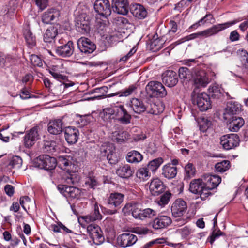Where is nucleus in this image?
<instances>
[{
	"mask_svg": "<svg viewBox=\"0 0 248 248\" xmlns=\"http://www.w3.org/2000/svg\"><path fill=\"white\" fill-rule=\"evenodd\" d=\"M69 157L60 156L58 159V165L62 169L67 171L68 174L64 178L67 184L74 185L78 182L79 177L74 172L72 171V167H74V164L69 159Z\"/></svg>",
	"mask_w": 248,
	"mask_h": 248,
	"instance_id": "nucleus-1",
	"label": "nucleus"
},
{
	"mask_svg": "<svg viewBox=\"0 0 248 248\" xmlns=\"http://www.w3.org/2000/svg\"><path fill=\"white\" fill-rule=\"evenodd\" d=\"M243 20V18L239 17L232 21L227 22L222 24H218L213 26L212 27L203 31H200V36L208 37L214 35L219 31L224 30L232 25L239 22Z\"/></svg>",
	"mask_w": 248,
	"mask_h": 248,
	"instance_id": "nucleus-2",
	"label": "nucleus"
},
{
	"mask_svg": "<svg viewBox=\"0 0 248 248\" xmlns=\"http://www.w3.org/2000/svg\"><path fill=\"white\" fill-rule=\"evenodd\" d=\"M146 90L151 97H164L167 94L162 84L157 81H150L146 85Z\"/></svg>",
	"mask_w": 248,
	"mask_h": 248,
	"instance_id": "nucleus-3",
	"label": "nucleus"
},
{
	"mask_svg": "<svg viewBox=\"0 0 248 248\" xmlns=\"http://www.w3.org/2000/svg\"><path fill=\"white\" fill-rule=\"evenodd\" d=\"M193 104H196L200 110L206 111L211 108V103L209 96L205 93H198L192 98Z\"/></svg>",
	"mask_w": 248,
	"mask_h": 248,
	"instance_id": "nucleus-4",
	"label": "nucleus"
},
{
	"mask_svg": "<svg viewBox=\"0 0 248 248\" xmlns=\"http://www.w3.org/2000/svg\"><path fill=\"white\" fill-rule=\"evenodd\" d=\"M239 137L235 134L223 135L220 138V144L226 150L235 148L239 145Z\"/></svg>",
	"mask_w": 248,
	"mask_h": 248,
	"instance_id": "nucleus-5",
	"label": "nucleus"
},
{
	"mask_svg": "<svg viewBox=\"0 0 248 248\" xmlns=\"http://www.w3.org/2000/svg\"><path fill=\"white\" fill-rule=\"evenodd\" d=\"M87 231L95 245H100L104 242V237L102 231L98 225L95 224H90L87 226Z\"/></svg>",
	"mask_w": 248,
	"mask_h": 248,
	"instance_id": "nucleus-6",
	"label": "nucleus"
},
{
	"mask_svg": "<svg viewBox=\"0 0 248 248\" xmlns=\"http://www.w3.org/2000/svg\"><path fill=\"white\" fill-rule=\"evenodd\" d=\"M39 127L34 126L27 131L24 137V144L25 147H32L40 138Z\"/></svg>",
	"mask_w": 248,
	"mask_h": 248,
	"instance_id": "nucleus-7",
	"label": "nucleus"
},
{
	"mask_svg": "<svg viewBox=\"0 0 248 248\" xmlns=\"http://www.w3.org/2000/svg\"><path fill=\"white\" fill-rule=\"evenodd\" d=\"M95 11L105 18L111 14V8L108 0H96L94 4Z\"/></svg>",
	"mask_w": 248,
	"mask_h": 248,
	"instance_id": "nucleus-8",
	"label": "nucleus"
},
{
	"mask_svg": "<svg viewBox=\"0 0 248 248\" xmlns=\"http://www.w3.org/2000/svg\"><path fill=\"white\" fill-rule=\"evenodd\" d=\"M75 26L78 32L88 33L90 29L89 17L85 14H80L76 18Z\"/></svg>",
	"mask_w": 248,
	"mask_h": 248,
	"instance_id": "nucleus-9",
	"label": "nucleus"
},
{
	"mask_svg": "<svg viewBox=\"0 0 248 248\" xmlns=\"http://www.w3.org/2000/svg\"><path fill=\"white\" fill-rule=\"evenodd\" d=\"M37 163L39 168L48 170H53L56 167L57 160L53 157L43 155L39 156Z\"/></svg>",
	"mask_w": 248,
	"mask_h": 248,
	"instance_id": "nucleus-10",
	"label": "nucleus"
},
{
	"mask_svg": "<svg viewBox=\"0 0 248 248\" xmlns=\"http://www.w3.org/2000/svg\"><path fill=\"white\" fill-rule=\"evenodd\" d=\"M60 16L61 13L58 9L54 8H49L42 14V21L45 24H51L58 21Z\"/></svg>",
	"mask_w": 248,
	"mask_h": 248,
	"instance_id": "nucleus-11",
	"label": "nucleus"
},
{
	"mask_svg": "<svg viewBox=\"0 0 248 248\" xmlns=\"http://www.w3.org/2000/svg\"><path fill=\"white\" fill-rule=\"evenodd\" d=\"M57 188L66 198H78L81 194L80 189L74 186L59 185L57 186Z\"/></svg>",
	"mask_w": 248,
	"mask_h": 248,
	"instance_id": "nucleus-12",
	"label": "nucleus"
},
{
	"mask_svg": "<svg viewBox=\"0 0 248 248\" xmlns=\"http://www.w3.org/2000/svg\"><path fill=\"white\" fill-rule=\"evenodd\" d=\"M77 45L80 52L86 55L93 53L96 49V46L90 39L81 37L77 41Z\"/></svg>",
	"mask_w": 248,
	"mask_h": 248,
	"instance_id": "nucleus-13",
	"label": "nucleus"
},
{
	"mask_svg": "<svg viewBox=\"0 0 248 248\" xmlns=\"http://www.w3.org/2000/svg\"><path fill=\"white\" fill-rule=\"evenodd\" d=\"M115 120L123 124L130 123L131 116L123 105L115 106Z\"/></svg>",
	"mask_w": 248,
	"mask_h": 248,
	"instance_id": "nucleus-14",
	"label": "nucleus"
},
{
	"mask_svg": "<svg viewBox=\"0 0 248 248\" xmlns=\"http://www.w3.org/2000/svg\"><path fill=\"white\" fill-rule=\"evenodd\" d=\"M59 27V24L51 26L47 29L44 34V42L47 43L51 47L55 46V39L58 34V30Z\"/></svg>",
	"mask_w": 248,
	"mask_h": 248,
	"instance_id": "nucleus-15",
	"label": "nucleus"
},
{
	"mask_svg": "<svg viewBox=\"0 0 248 248\" xmlns=\"http://www.w3.org/2000/svg\"><path fill=\"white\" fill-rule=\"evenodd\" d=\"M138 240L135 234L127 232L120 235L117 238L118 244L123 248H127L134 245Z\"/></svg>",
	"mask_w": 248,
	"mask_h": 248,
	"instance_id": "nucleus-16",
	"label": "nucleus"
},
{
	"mask_svg": "<svg viewBox=\"0 0 248 248\" xmlns=\"http://www.w3.org/2000/svg\"><path fill=\"white\" fill-rule=\"evenodd\" d=\"M240 110L241 105L239 103L233 101H229L223 113V119L225 120H230L232 116H233L234 114Z\"/></svg>",
	"mask_w": 248,
	"mask_h": 248,
	"instance_id": "nucleus-17",
	"label": "nucleus"
},
{
	"mask_svg": "<svg viewBox=\"0 0 248 248\" xmlns=\"http://www.w3.org/2000/svg\"><path fill=\"white\" fill-rule=\"evenodd\" d=\"M187 209L186 202L181 199L175 200L171 207V211L173 217H181L186 212Z\"/></svg>",
	"mask_w": 248,
	"mask_h": 248,
	"instance_id": "nucleus-18",
	"label": "nucleus"
},
{
	"mask_svg": "<svg viewBox=\"0 0 248 248\" xmlns=\"http://www.w3.org/2000/svg\"><path fill=\"white\" fill-rule=\"evenodd\" d=\"M112 8L114 12L125 15L128 12L129 5L127 0H112Z\"/></svg>",
	"mask_w": 248,
	"mask_h": 248,
	"instance_id": "nucleus-19",
	"label": "nucleus"
},
{
	"mask_svg": "<svg viewBox=\"0 0 248 248\" xmlns=\"http://www.w3.org/2000/svg\"><path fill=\"white\" fill-rule=\"evenodd\" d=\"M162 82L169 87L175 86L178 82L176 72L171 70L166 71L162 75Z\"/></svg>",
	"mask_w": 248,
	"mask_h": 248,
	"instance_id": "nucleus-20",
	"label": "nucleus"
},
{
	"mask_svg": "<svg viewBox=\"0 0 248 248\" xmlns=\"http://www.w3.org/2000/svg\"><path fill=\"white\" fill-rule=\"evenodd\" d=\"M64 137L69 144H74L78 140L79 136L78 130L72 126H68L64 129Z\"/></svg>",
	"mask_w": 248,
	"mask_h": 248,
	"instance_id": "nucleus-21",
	"label": "nucleus"
},
{
	"mask_svg": "<svg viewBox=\"0 0 248 248\" xmlns=\"http://www.w3.org/2000/svg\"><path fill=\"white\" fill-rule=\"evenodd\" d=\"M172 223L170 217L167 216H159L156 217L152 223V227L155 230L167 228Z\"/></svg>",
	"mask_w": 248,
	"mask_h": 248,
	"instance_id": "nucleus-22",
	"label": "nucleus"
},
{
	"mask_svg": "<svg viewBox=\"0 0 248 248\" xmlns=\"http://www.w3.org/2000/svg\"><path fill=\"white\" fill-rule=\"evenodd\" d=\"M194 84L197 87H205L209 83L208 78L204 71H195L192 75Z\"/></svg>",
	"mask_w": 248,
	"mask_h": 248,
	"instance_id": "nucleus-23",
	"label": "nucleus"
},
{
	"mask_svg": "<svg viewBox=\"0 0 248 248\" xmlns=\"http://www.w3.org/2000/svg\"><path fill=\"white\" fill-rule=\"evenodd\" d=\"M56 53L59 56L65 57L70 56L74 52L73 43L72 41H68L66 44L63 46H57Z\"/></svg>",
	"mask_w": 248,
	"mask_h": 248,
	"instance_id": "nucleus-24",
	"label": "nucleus"
},
{
	"mask_svg": "<svg viewBox=\"0 0 248 248\" xmlns=\"http://www.w3.org/2000/svg\"><path fill=\"white\" fill-rule=\"evenodd\" d=\"M165 188L163 182L158 178L152 179L150 183L149 190L153 196H157L162 193Z\"/></svg>",
	"mask_w": 248,
	"mask_h": 248,
	"instance_id": "nucleus-25",
	"label": "nucleus"
},
{
	"mask_svg": "<svg viewBox=\"0 0 248 248\" xmlns=\"http://www.w3.org/2000/svg\"><path fill=\"white\" fill-rule=\"evenodd\" d=\"M63 122L61 119L50 121L47 124V131L52 135H59L62 131Z\"/></svg>",
	"mask_w": 248,
	"mask_h": 248,
	"instance_id": "nucleus-26",
	"label": "nucleus"
},
{
	"mask_svg": "<svg viewBox=\"0 0 248 248\" xmlns=\"http://www.w3.org/2000/svg\"><path fill=\"white\" fill-rule=\"evenodd\" d=\"M229 129L232 132L237 131L244 124V120L241 117L232 116L229 120H226Z\"/></svg>",
	"mask_w": 248,
	"mask_h": 248,
	"instance_id": "nucleus-27",
	"label": "nucleus"
},
{
	"mask_svg": "<svg viewBox=\"0 0 248 248\" xmlns=\"http://www.w3.org/2000/svg\"><path fill=\"white\" fill-rule=\"evenodd\" d=\"M102 218V216L100 213L98 205L97 203L94 204L93 211L92 213L88 215L82 217V219L87 222L101 220Z\"/></svg>",
	"mask_w": 248,
	"mask_h": 248,
	"instance_id": "nucleus-28",
	"label": "nucleus"
},
{
	"mask_svg": "<svg viewBox=\"0 0 248 248\" xmlns=\"http://www.w3.org/2000/svg\"><path fill=\"white\" fill-rule=\"evenodd\" d=\"M124 197V195L120 193H111L108 199V203L111 206L118 207L123 202Z\"/></svg>",
	"mask_w": 248,
	"mask_h": 248,
	"instance_id": "nucleus-29",
	"label": "nucleus"
},
{
	"mask_svg": "<svg viewBox=\"0 0 248 248\" xmlns=\"http://www.w3.org/2000/svg\"><path fill=\"white\" fill-rule=\"evenodd\" d=\"M221 181V178L216 175H208L205 177L204 184L209 189L216 188Z\"/></svg>",
	"mask_w": 248,
	"mask_h": 248,
	"instance_id": "nucleus-30",
	"label": "nucleus"
},
{
	"mask_svg": "<svg viewBox=\"0 0 248 248\" xmlns=\"http://www.w3.org/2000/svg\"><path fill=\"white\" fill-rule=\"evenodd\" d=\"M130 105L134 112L137 114H140L146 110V107L143 101L138 98H132L131 100Z\"/></svg>",
	"mask_w": 248,
	"mask_h": 248,
	"instance_id": "nucleus-31",
	"label": "nucleus"
},
{
	"mask_svg": "<svg viewBox=\"0 0 248 248\" xmlns=\"http://www.w3.org/2000/svg\"><path fill=\"white\" fill-rule=\"evenodd\" d=\"M115 151V148L113 145L108 146L105 150L107 154V158L111 164H116L119 160V156Z\"/></svg>",
	"mask_w": 248,
	"mask_h": 248,
	"instance_id": "nucleus-32",
	"label": "nucleus"
},
{
	"mask_svg": "<svg viewBox=\"0 0 248 248\" xmlns=\"http://www.w3.org/2000/svg\"><path fill=\"white\" fill-rule=\"evenodd\" d=\"M115 106L113 108L108 107L103 109L100 116L104 121L110 122L112 119L115 120Z\"/></svg>",
	"mask_w": 248,
	"mask_h": 248,
	"instance_id": "nucleus-33",
	"label": "nucleus"
},
{
	"mask_svg": "<svg viewBox=\"0 0 248 248\" xmlns=\"http://www.w3.org/2000/svg\"><path fill=\"white\" fill-rule=\"evenodd\" d=\"M134 171L128 165L120 166L116 170V174L119 177L127 179L133 175Z\"/></svg>",
	"mask_w": 248,
	"mask_h": 248,
	"instance_id": "nucleus-34",
	"label": "nucleus"
},
{
	"mask_svg": "<svg viewBox=\"0 0 248 248\" xmlns=\"http://www.w3.org/2000/svg\"><path fill=\"white\" fill-rule=\"evenodd\" d=\"M177 173V168L170 164L164 166L162 168V174L166 178H173L176 176Z\"/></svg>",
	"mask_w": 248,
	"mask_h": 248,
	"instance_id": "nucleus-35",
	"label": "nucleus"
},
{
	"mask_svg": "<svg viewBox=\"0 0 248 248\" xmlns=\"http://www.w3.org/2000/svg\"><path fill=\"white\" fill-rule=\"evenodd\" d=\"M131 12L134 16L139 19L144 18L147 14L146 9L140 4L133 5L131 8Z\"/></svg>",
	"mask_w": 248,
	"mask_h": 248,
	"instance_id": "nucleus-36",
	"label": "nucleus"
},
{
	"mask_svg": "<svg viewBox=\"0 0 248 248\" xmlns=\"http://www.w3.org/2000/svg\"><path fill=\"white\" fill-rule=\"evenodd\" d=\"M204 186V183L202 179H195L192 180L189 185V190L195 194H199L202 187Z\"/></svg>",
	"mask_w": 248,
	"mask_h": 248,
	"instance_id": "nucleus-37",
	"label": "nucleus"
},
{
	"mask_svg": "<svg viewBox=\"0 0 248 248\" xmlns=\"http://www.w3.org/2000/svg\"><path fill=\"white\" fill-rule=\"evenodd\" d=\"M142 159V155L136 151L129 152L126 156L127 161L131 163L140 162Z\"/></svg>",
	"mask_w": 248,
	"mask_h": 248,
	"instance_id": "nucleus-38",
	"label": "nucleus"
},
{
	"mask_svg": "<svg viewBox=\"0 0 248 248\" xmlns=\"http://www.w3.org/2000/svg\"><path fill=\"white\" fill-rule=\"evenodd\" d=\"M231 167V163L229 160H224L221 162H217L215 165V169L216 171L220 173H223Z\"/></svg>",
	"mask_w": 248,
	"mask_h": 248,
	"instance_id": "nucleus-39",
	"label": "nucleus"
},
{
	"mask_svg": "<svg viewBox=\"0 0 248 248\" xmlns=\"http://www.w3.org/2000/svg\"><path fill=\"white\" fill-rule=\"evenodd\" d=\"M128 136L126 131H115L112 133V139L114 141L122 142L127 139Z\"/></svg>",
	"mask_w": 248,
	"mask_h": 248,
	"instance_id": "nucleus-40",
	"label": "nucleus"
},
{
	"mask_svg": "<svg viewBox=\"0 0 248 248\" xmlns=\"http://www.w3.org/2000/svg\"><path fill=\"white\" fill-rule=\"evenodd\" d=\"M24 36L25 40L29 46H32L36 44L35 37L28 29H25L24 30Z\"/></svg>",
	"mask_w": 248,
	"mask_h": 248,
	"instance_id": "nucleus-41",
	"label": "nucleus"
},
{
	"mask_svg": "<svg viewBox=\"0 0 248 248\" xmlns=\"http://www.w3.org/2000/svg\"><path fill=\"white\" fill-rule=\"evenodd\" d=\"M137 177L142 181L148 180L151 176V174L148 169L146 167H142L138 169L136 172Z\"/></svg>",
	"mask_w": 248,
	"mask_h": 248,
	"instance_id": "nucleus-42",
	"label": "nucleus"
},
{
	"mask_svg": "<svg viewBox=\"0 0 248 248\" xmlns=\"http://www.w3.org/2000/svg\"><path fill=\"white\" fill-rule=\"evenodd\" d=\"M163 160L162 158H157L150 161L147 165L148 170L152 172H155L159 166L162 164Z\"/></svg>",
	"mask_w": 248,
	"mask_h": 248,
	"instance_id": "nucleus-43",
	"label": "nucleus"
},
{
	"mask_svg": "<svg viewBox=\"0 0 248 248\" xmlns=\"http://www.w3.org/2000/svg\"><path fill=\"white\" fill-rule=\"evenodd\" d=\"M192 75L186 67H182L179 69V76L181 79L184 80H190L192 78Z\"/></svg>",
	"mask_w": 248,
	"mask_h": 248,
	"instance_id": "nucleus-44",
	"label": "nucleus"
},
{
	"mask_svg": "<svg viewBox=\"0 0 248 248\" xmlns=\"http://www.w3.org/2000/svg\"><path fill=\"white\" fill-rule=\"evenodd\" d=\"M85 184L93 189H95L99 185L98 179L95 176L91 175L86 178Z\"/></svg>",
	"mask_w": 248,
	"mask_h": 248,
	"instance_id": "nucleus-45",
	"label": "nucleus"
},
{
	"mask_svg": "<svg viewBox=\"0 0 248 248\" xmlns=\"http://www.w3.org/2000/svg\"><path fill=\"white\" fill-rule=\"evenodd\" d=\"M136 88H137L135 85H132L129 86V87L125 89L124 91L109 94L108 95V96L110 97L118 94L120 96H128L130 95L133 93V92H134L136 89Z\"/></svg>",
	"mask_w": 248,
	"mask_h": 248,
	"instance_id": "nucleus-46",
	"label": "nucleus"
},
{
	"mask_svg": "<svg viewBox=\"0 0 248 248\" xmlns=\"http://www.w3.org/2000/svg\"><path fill=\"white\" fill-rule=\"evenodd\" d=\"M238 55L243 66L245 68L248 69V53L247 51L245 50H239Z\"/></svg>",
	"mask_w": 248,
	"mask_h": 248,
	"instance_id": "nucleus-47",
	"label": "nucleus"
},
{
	"mask_svg": "<svg viewBox=\"0 0 248 248\" xmlns=\"http://www.w3.org/2000/svg\"><path fill=\"white\" fill-rule=\"evenodd\" d=\"M199 124L200 130L204 132L211 126V122L205 118H201L199 121Z\"/></svg>",
	"mask_w": 248,
	"mask_h": 248,
	"instance_id": "nucleus-48",
	"label": "nucleus"
},
{
	"mask_svg": "<svg viewBox=\"0 0 248 248\" xmlns=\"http://www.w3.org/2000/svg\"><path fill=\"white\" fill-rule=\"evenodd\" d=\"M22 163V159L18 156H13L11 159L9 166L12 168H19Z\"/></svg>",
	"mask_w": 248,
	"mask_h": 248,
	"instance_id": "nucleus-49",
	"label": "nucleus"
},
{
	"mask_svg": "<svg viewBox=\"0 0 248 248\" xmlns=\"http://www.w3.org/2000/svg\"><path fill=\"white\" fill-rule=\"evenodd\" d=\"M140 204L138 203H134L132 215L133 217L136 219H141L142 210L140 208Z\"/></svg>",
	"mask_w": 248,
	"mask_h": 248,
	"instance_id": "nucleus-50",
	"label": "nucleus"
},
{
	"mask_svg": "<svg viewBox=\"0 0 248 248\" xmlns=\"http://www.w3.org/2000/svg\"><path fill=\"white\" fill-rule=\"evenodd\" d=\"M163 43L161 40L158 38H155V36L154 39L151 40L150 43V46L151 49L157 50L160 49L162 47Z\"/></svg>",
	"mask_w": 248,
	"mask_h": 248,
	"instance_id": "nucleus-51",
	"label": "nucleus"
},
{
	"mask_svg": "<svg viewBox=\"0 0 248 248\" xmlns=\"http://www.w3.org/2000/svg\"><path fill=\"white\" fill-rule=\"evenodd\" d=\"M77 117L78 118V120L76 121V123L79 127H83L88 124L90 122V119L87 116L77 115Z\"/></svg>",
	"mask_w": 248,
	"mask_h": 248,
	"instance_id": "nucleus-52",
	"label": "nucleus"
},
{
	"mask_svg": "<svg viewBox=\"0 0 248 248\" xmlns=\"http://www.w3.org/2000/svg\"><path fill=\"white\" fill-rule=\"evenodd\" d=\"M213 189H209L207 187V186L204 184V186L202 187V190L199 194L202 200H205L208 197L211 195L210 190Z\"/></svg>",
	"mask_w": 248,
	"mask_h": 248,
	"instance_id": "nucleus-53",
	"label": "nucleus"
},
{
	"mask_svg": "<svg viewBox=\"0 0 248 248\" xmlns=\"http://www.w3.org/2000/svg\"><path fill=\"white\" fill-rule=\"evenodd\" d=\"M156 212L150 208H147L142 210L141 219H144L145 218H150L155 215Z\"/></svg>",
	"mask_w": 248,
	"mask_h": 248,
	"instance_id": "nucleus-54",
	"label": "nucleus"
},
{
	"mask_svg": "<svg viewBox=\"0 0 248 248\" xmlns=\"http://www.w3.org/2000/svg\"><path fill=\"white\" fill-rule=\"evenodd\" d=\"M30 61L31 64L34 66L41 67L43 65L41 59L37 55H31L30 56Z\"/></svg>",
	"mask_w": 248,
	"mask_h": 248,
	"instance_id": "nucleus-55",
	"label": "nucleus"
},
{
	"mask_svg": "<svg viewBox=\"0 0 248 248\" xmlns=\"http://www.w3.org/2000/svg\"><path fill=\"white\" fill-rule=\"evenodd\" d=\"M185 171L186 177L190 178L193 176L195 173V169L192 163H188L185 167Z\"/></svg>",
	"mask_w": 248,
	"mask_h": 248,
	"instance_id": "nucleus-56",
	"label": "nucleus"
},
{
	"mask_svg": "<svg viewBox=\"0 0 248 248\" xmlns=\"http://www.w3.org/2000/svg\"><path fill=\"white\" fill-rule=\"evenodd\" d=\"M171 194L169 192H166L160 197V200L158 201V204L161 206H164L169 202Z\"/></svg>",
	"mask_w": 248,
	"mask_h": 248,
	"instance_id": "nucleus-57",
	"label": "nucleus"
},
{
	"mask_svg": "<svg viewBox=\"0 0 248 248\" xmlns=\"http://www.w3.org/2000/svg\"><path fill=\"white\" fill-rule=\"evenodd\" d=\"M176 232L180 234L182 236L186 237L191 233V230L187 226H185L183 228L177 229Z\"/></svg>",
	"mask_w": 248,
	"mask_h": 248,
	"instance_id": "nucleus-58",
	"label": "nucleus"
},
{
	"mask_svg": "<svg viewBox=\"0 0 248 248\" xmlns=\"http://www.w3.org/2000/svg\"><path fill=\"white\" fill-rule=\"evenodd\" d=\"M35 2L41 11L46 8L48 4V0H34Z\"/></svg>",
	"mask_w": 248,
	"mask_h": 248,
	"instance_id": "nucleus-59",
	"label": "nucleus"
},
{
	"mask_svg": "<svg viewBox=\"0 0 248 248\" xmlns=\"http://www.w3.org/2000/svg\"><path fill=\"white\" fill-rule=\"evenodd\" d=\"M212 92L213 93L212 96L214 97L219 98L222 95L221 89L217 86H213L212 88Z\"/></svg>",
	"mask_w": 248,
	"mask_h": 248,
	"instance_id": "nucleus-60",
	"label": "nucleus"
},
{
	"mask_svg": "<svg viewBox=\"0 0 248 248\" xmlns=\"http://www.w3.org/2000/svg\"><path fill=\"white\" fill-rule=\"evenodd\" d=\"M49 73H50V74L53 76V77L54 78H55L58 80H60V81L64 80L66 78V76L62 75V74H60L58 73H57V72H55L54 71L50 70Z\"/></svg>",
	"mask_w": 248,
	"mask_h": 248,
	"instance_id": "nucleus-61",
	"label": "nucleus"
},
{
	"mask_svg": "<svg viewBox=\"0 0 248 248\" xmlns=\"http://www.w3.org/2000/svg\"><path fill=\"white\" fill-rule=\"evenodd\" d=\"M222 234V232L218 230L217 231H216V230H214L212 232V234L211 236H210V242L211 244H213L215 239L221 235Z\"/></svg>",
	"mask_w": 248,
	"mask_h": 248,
	"instance_id": "nucleus-62",
	"label": "nucleus"
},
{
	"mask_svg": "<svg viewBox=\"0 0 248 248\" xmlns=\"http://www.w3.org/2000/svg\"><path fill=\"white\" fill-rule=\"evenodd\" d=\"M134 203H127L123 208L122 211L125 215L132 213Z\"/></svg>",
	"mask_w": 248,
	"mask_h": 248,
	"instance_id": "nucleus-63",
	"label": "nucleus"
},
{
	"mask_svg": "<svg viewBox=\"0 0 248 248\" xmlns=\"http://www.w3.org/2000/svg\"><path fill=\"white\" fill-rule=\"evenodd\" d=\"M4 190L7 195L12 196L14 193V187L12 185H6L4 187Z\"/></svg>",
	"mask_w": 248,
	"mask_h": 248,
	"instance_id": "nucleus-64",
	"label": "nucleus"
}]
</instances>
